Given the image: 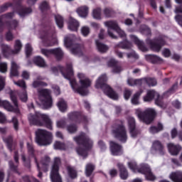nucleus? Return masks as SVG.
<instances>
[{"label":"nucleus","mask_w":182,"mask_h":182,"mask_svg":"<svg viewBox=\"0 0 182 182\" xmlns=\"http://www.w3.org/2000/svg\"><path fill=\"white\" fill-rule=\"evenodd\" d=\"M57 106L60 110V112H66L68 110V104L63 100H60L57 104Z\"/></svg>","instance_id":"obj_36"},{"label":"nucleus","mask_w":182,"mask_h":182,"mask_svg":"<svg viewBox=\"0 0 182 182\" xmlns=\"http://www.w3.org/2000/svg\"><path fill=\"white\" fill-rule=\"evenodd\" d=\"M105 26L108 28V35L112 38V39H116L117 36L113 33V31H116L118 35L120 36V38H126V33L123 30L121 29L120 27H119V25L117 24V21H105L104 23Z\"/></svg>","instance_id":"obj_8"},{"label":"nucleus","mask_w":182,"mask_h":182,"mask_svg":"<svg viewBox=\"0 0 182 182\" xmlns=\"http://www.w3.org/2000/svg\"><path fill=\"white\" fill-rule=\"evenodd\" d=\"M28 120L31 124H36L37 126H46L49 130H52L53 123L49 116L40 112H36L35 114H30Z\"/></svg>","instance_id":"obj_3"},{"label":"nucleus","mask_w":182,"mask_h":182,"mask_svg":"<svg viewBox=\"0 0 182 182\" xmlns=\"http://www.w3.org/2000/svg\"><path fill=\"white\" fill-rule=\"evenodd\" d=\"M107 82V77L106 75H102L99 77L97 80L95 87L97 89H102L105 95L112 99L113 100H117L119 99V95L112 90V88L106 84Z\"/></svg>","instance_id":"obj_4"},{"label":"nucleus","mask_w":182,"mask_h":182,"mask_svg":"<svg viewBox=\"0 0 182 182\" xmlns=\"http://www.w3.org/2000/svg\"><path fill=\"white\" fill-rule=\"evenodd\" d=\"M38 92V99L43 107H45V109L52 107L53 101L52 100V97L50 96V91L46 89H39Z\"/></svg>","instance_id":"obj_9"},{"label":"nucleus","mask_w":182,"mask_h":182,"mask_svg":"<svg viewBox=\"0 0 182 182\" xmlns=\"http://www.w3.org/2000/svg\"><path fill=\"white\" fill-rule=\"evenodd\" d=\"M32 53V46L30 44L26 45V56H29Z\"/></svg>","instance_id":"obj_60"},{"label":"nucleus","mask_w":182,"mask_h":182,"mask_svg":"<svg viewBox=\"0 0 182 182\" xmlns=\"http://www.w3.org/2000/svg\"><path fill=\"white\" fill-rule=\"evenodd\" d=\"M109 144H110V150L112 156H120L123 153V149H122V146L113 141H111Z\"/></svg>","instance_id":"obj_19"},{"label":"nucleus","mask_w":182,"mask_h":182,"mask_svg":"<svg viewBox=\"0 0 182 182\" xmlns=\"http://www.w3.org/2000/svg\"><path fill=\"white\" fill-rule=\"evenodd\" d=\"M67 130L69 133H75L77 130L75 125H70L67 127Z\"/></svg>","instance_id":"obj_57"},{"label":"nucleus","mask_w":182,"mask_h":182,"mask_svg":"<svg viewBox=\"0 0 182 182\" xmlns=\"http://www.w3.org/2000/svg\"><path fill=\"white\" fill-rule=\"evenodd\" d=\"M151 152L154 154H160L161 156H163L164 154V148L163 147V145L160 141H155L152 144V149Z\"/></svg>","instance_id":"obj_18"},{"label":"nucleus","mask_w":182,"mask_h":182,"mask_svg":"<svg viewBox=\"0 0 182 182\" xmlns=\"http://www.w3.org/2000/svg\"><path fill=\"white\" fill-rule=\"evenodd\" d=\"M108 66H111L113 68L114 73H119V72H122V67L119 65L117 61H116V60H114V58H111L108 61Z\"/></svg>","instance_id":"obj_25"},{"label":"nucleus","mask_w":182,"mask_h":182,"mask_svg":"<svg viewBox=\"0 0 182 182\" xmlns=\"http://www.w3.org/2000/svg\"><path fill=\"white\" fill-rule=\"evenodd\" d=\"M94 170H95V165L92 164H87L85 167L86 176L89 177L90 176H92V173H93Z\"/></svg>","instance_id":"obj_41"},{"label":"nucleus","mask_w":182,"mask_h":182,"mask_svg":"<svg viewBox=\"0 0 182 182\" xmlns=\"http://www.w3.org/2000/svg\"><path fill=\"white\" fill-rule=\"evenodd\" d=\"M33 87H41V86H48V84L45 82L38 81V80H36L33 82L32 84Z\"/></svg>","instance_id":"obj_49"},{"label":"nucleus","mask_w":182,"mask_h":182,"mask_svg":"<svg viewBox=\"0 0 182 182\" xmlns=\"http://www.w3.org/2000/svg\"><path fill=\"white\" fill-rule=\"evenodd\" d=\"M31 12H32V9H31V7L23 8L20 6L18 9V14L19 16L21 17L26 16V15H28V14H31Z\"/></svg>","instance_id":"obj_30"},{"label":"nucleus","mask_w":182,"mask_h":182,"mask_svg":"<svg viewBox=\"0 0 182 182\" xmlns=\"http://www.w3.org/2000/svg\"><path fill=\"white\" fill-rule=\"evenodd\" d=\"M130 96H132V91L129 90H125L124 92V97L126 100H129L130 99Z\"/></svg>","instance_id":"obj_61"},{"label":"nucleus","mask_w":182,"mask_h":182,"mask_svg":"<svg viewBox=\"0 0 182 182\" xmlns=\"http://www.w3.org/2000/svg\"><path fill=\"white\" fill-rule=\"evenodd\" d=\"M55 21L58 28H63V18L60 15L55 16Z\"/></svg>","instance_id":"obj_50"},{"label":"nucleus","mask_w":182,"mask_h":182,"mask_svg":"<svg viewBox=\"0 0 182 182\" xmlns=\"http://www.w3.org/2000/svg\"><path fill=\"white\" fill-rule=\"evenodd\" d=\"M70 52L73 55H77V56H82V55H83V52L82 51V47H80V46L79 45H77L75 47L71 48Z\"/></svg>","instance_id":"obj_38"},{"label":"nucleus","mask_w":182,"mask_h":182,"mask_svg":"<svg viewBox=\"0 0 182 182\" xmlns=\"http://www.w3.org/2000/svg\"><path fill=\"white\" fill-rule=\"evenodd\" d=\"M95 43L97 45V50L99 52H101V53H105V52H107V50H109V47L100 43L99 41L97 40Z\"/></svg>","instance_id":"obj_32"},{"label":"nucleus","mask_w":182,"mask_h":182,"mask_svg":"<svg viewBox=\"0 0 182 182\" xmlns=\"http://www.w3.org/2000/svg\"><path fill=\"white\" fill-rule=\"evenodd\" d=\"M74 140L80 146L76 148L77 154L82 159H86L87 151L93 147V141L90 139L89 136L85 133H81L78 136L75 137Z\"/></svg>","instance_id":"obj_2"},{"label":"nucleus","mask_w":182,"mask_h":182,"mask_svg":"<svg viewBox=\"0 0 182 182\" xmlns=\"http://www.w3.org/2000/svg\"><path fill=\"white\" fill-rule=\"evenodd\" d=\"M127 83L129 86H137L143 83L141 80H133V78H129L127 80Z\"/></svg>","instance_id":"obj_42"},{"label":"nucleus","mask_w":182,"mask_h":182,"mask_svg":"<svg viewBox=\"0 0 182 182\" xmlns=\"http://www.w3.org/2000/svg\"><path fill=\"white\" fill-rule=\"evenodd\" d=\"M20 99L21 102H26L28 100V94L26 90H24L22 94H20Z\"/></svg>","instance_id":"obj_58"},{"label":"nucleus","mask_w":182,"mask_h":182,"mask_svg":"<svg viewBox=\"0 0 182 182\" xmlns=\"http://www.w3.org/2000/svg\"><path fill=\"white\" fill-rule=\"evenodd\" d=\"M74 39H75V36L73 35H70L66 36L64 38V45L65 48H70L72 46V43Z\"/></svg>","instance_id":"obj_34"},{"label":"nucleus","mask_w":182,"mask_h":182,"mask_svg":"<svg viewBox=\"0 0 182 182\" xmlns=\"http://www.w3.org/2000/svg\"><path fill=\"white\" fill-rule=\"evenodd\" d=\"M61 73L65 79H68L70 80V85L74 92L76 93H79L81 96H86L89 91L87 90V87H90L92 85V80H90L85 74L78 73L77 76L79 78V82L80 87L77 86V82H76V80L72 79V76H73V70L72 69V64L67 65L66 70L65 71L62 70Z\"/></svg>","instance_id":"obj_1"},{"label":"nucleus","mask_w":182,"mask_h":182,"mask_svg":"<svg viewBox=\"0 0 182 182\" xmlns=\"http://www.w3.org/2000/svg\"><path fill=\"white\" fill-rule=\"evenodd\" d=\"M104 14L105 16H107V18H110V16L113 15V11H112V9L107 8V9H105Z\"/></svg>","instance_id":"obj_59"},{"label":"nucleus","mask_w":182,"mask_h":182,"mask_svg":"<svg viewBox=\"0 0 182 182\" xmlns=\"http://www.w3.org/2000/svg\"><path fill=\"white\" fill-rule=\"evenodd\" d=\"M49 163H50V158L46 156L41 161V170L43 171H48L49 170Z\"/></svg>","instance_id":"obj_31"},{"label":"nucleus","mask_w":182,"mask_h":182,"mask_svg":"<svg viewBox=\"0 0 182 182\" xmlns=\"http://www.w3.org/2000/svg\"><path fill=\"white\" fill-rule=\"evenodd\" d=\"M112 134L116 139L119 140V141H122V143H126V141H127V134L123 125H119L116 129H113Z\"/></svg>","instance_id":"obj_12"},{"label":"nucleus","mask_w":182,"mask_h":182,"mask_svg":"<svg viewBox=\"0 0 182 182\" xmlns=\"http://www.w3.org/2000/svg\"><path fill=\"white\" fill-rule=\"evenodd\" d=\"M92 16L94 19H102V9L100 8L95 9L92 11Z\"/></svg>","instance_id":"obj_44"},{"label":"nucleus","mask_w":182,"mask_h":182,"mask_svg":"<svg viewBox=\"0 0 182 182\" xmlns=\"http://www.w3.org/2000/svg\"><path fill=\"white\" fill-rule=\"evenodd\" d=\"M128 126L132 137H136L139 132L136 129V119L133 117H128Z\"/></svg>","instance_id":"obj_16"},{"label":"nucleus","mask_w":182,"mask_h":182,"mask_svg":"<svg viewBox=\"0 0 182 182\" xmlns=\"http://www.w3.org/2000/svg\"><path fill=\"white\" fill-rule=\"evenodd\" d=\"M143 82H146L149 86H156L157 85V81L154 78H147L146 80H141Z\"/></svg>","instance_id":"obj_51"},{"label":"nucleus","mask_w":182,"mask_h":182,"mask_svg":"<svg viewBox=\"0 0 182 182\" xmlns=\"http://www.w3.org/2000/svg\"><path fill=\"white\" fill-rule=\"evenodd\" d=\"M60 166V158H55L54 163L51 166L50 178L52 182H62V176L59 173V166Z\"/></svg>","instance_id":"obj_10"},{"label":"nucleus","mask_w":182,"mask_h":182,"mask_svg":"<svg viewBox=\"0 0 182 182\" xmlns=\"http://www.w3.org/2000/svg\"><path fill=\"white\" fill-rule=\"evenodd\" d=\"M156 99V105L158 106H163V103L160 101V95L154 90H149L147 92L146 96L144 97V102H151L153 99Z\"/></svg>","instance_id":"obj_14"},{"label":"nucleus","mask_w":182,"mask_h":182,"mask_svg":"<svg viewBox=\"0 0 182 182\" xmlns=\"http://www.w3.org/2000/svg\"><path fill=\"white\" fill-rule=\"evenodd\" d=\"M167 148L172 156H177V154L180 153V150H181V146H180V145H174L173 143L168 144Z\"/></svg>","instance_id":"obj_22"},{"label":"nucleus","mask_w":182,"mask_h":182,"mask_svg":"<svg viewBox=\"0 0 182 182\" xmlns=\"http://www.w3.org/2000/svg\"><path fill=\"white\" fill-rule=\"evenodd\" d=\"M53 139L52 133L45 129H39L36 132V143L38 146H49L52 144Z\"/></svg>","instance_id":"obj_6"},{"label":"nucleus","mask_w":182,"mask_h":182,"mask_svg":"<svg viewBox=\"0 0 182 182\" xmlns=\"http://www.w3.org/2000/svg\"><path fill=\"white\" fill-rule=\"evenodd\" d=\"M163 130V124L161 123L158 124V127H151L149 129L150 133H152V134H154L155 133H159V132H161Z\"/></svg>","instance_id":"obj_46"},{"label":"nucleus","mask_w":182,"mask_h":182,"mask_svg":"<svg viewBox=\"0 0 182 182\" xmlns=\"http://www.w3.org/2000/svg\"><path fill=\"white\" fill-rule=\"evenodd\" d=\"M17 26H18V21H16V20H14V21H11L7 25L9 31L6 34V41H12V39H14V34H12V33H11V31H13L14 29H16Z\"/></svg>","instance_id":"obj_17"},{"label":"nucleus","mask_w":182,"mask_h":182,"mask_svg":"<svg viewBox=\"0 0 182 182\" xmlns=\"http://www.w3.org/2000/svg\"><path fill=\"white\" fill-rule=\"evenodd\" d=\"M146 60H149L153 63H157V62H161V58L157 55H146Z\"/></svg>","instance_id":"obj_39"},{"label":"nucleus","mask_w":182,"mask_h":182,"mask_svg":"<svg viewBox=\"0 0 182 182\" xmlns=\"http://www.w3.org/2000/svg\"><path fill=\"white\" fill-rule=\"evenodd\" d=\"M14 13H9L0 16V33L4 31V22L8 21V19H11L14 16Z\"/></svg>","instance_id":"obj_26"},{"label":"nucleus","mask_w":182,"mask_h":182,"mask_svg":"<svg viewBox=\"0 0 182 182\" xmlns=\"http://www.w3.org/2000/svg\"><path fill=\"white\" fill-rule=\"evenodd\" d=\"M146 43L155 52H159L160 49H161V46H164V45H165L166 39L161 38L154 41L147 40Z\"/></svg>","instance_id":"obj_13"},{"label":"nucleus","mask_w":182,"mask_h":182,"mask_svg":"<svg viewBox=\"0 0 182 182\" xmlns=\"http://www.w3.org/2000/svg\"><path fill=\"white\" fill-rule=\"evenodd\" d=\"M131 41L134 43L135 45H136L140 50L142 52L147 51V48L144 46V43L143 41H140L137 36L134 35L130 36Z\"/></svg>","instance_id":"obj_20"},{"label":"nucleus","mask_w":182,"mask_h":182,"mask_svg":"<svg viewBox=\"0 0 182 182\" xmlns=\"http://www.w3.org/2000/svg\"><path fill=\"white\" fill-rule=\"evenodd\" d=\"M80 26L79 21L70 17L68 22V29L76 32Z\"/></svg>","instance_id":"obj_24"},{"label":"nucleus","mask_w":182,"mask_h":182,"mask_svg":"<svg viewBox=\"0 0 182 182\" xmlns=\"http://www.w3.org/2000/svg\"><path fill=\"white\" fill-rule=\"evenodd\" d=\"M27 149H28V153L31 156H33V146H32V144L28 142L27 143Z\"/></svg>","instance_id":"obj_63"},{"label":"nucleus","mask_w":182,"mask_h":182,"mask_svg":"<svg viewBox=\"0 0 182 182\" xmlns=\"http://www.w3.org/2000/svg\"><path fill=\"white\" fill-rule=\"evenodd\" d=\"M22 49V43L21 41L16 40L14 44V50L12 51L13 53H19Z\"/></svg>","instance_id":"obj_45"},{"label":"nucleus","mask_w":182,"mask_h":182,"mask_svg":"<svg viewBox=\"0 0 182 182\" xmlns=\"http://www.w3.org/2000/svg\"><path fill=\"white\" fill-rule=\"evenodd\" d=\"M1 73H6L8 72V63L3 62L0 63Z\"/></svg>","instance_id":"obj_52"},{"label":"nucleus","mask_w":182,"mask_h":182,"mask_svg":"<svg viewBox=\"0 0 182 182\" xmlns=\"http://www.w3.org/2000/svg\"><path fill=\"white\" fill-rule=\"evenodd\" d=\"M19 69L21 67L15 61L11 63V76H19Z\"/></svg>","instance_id":"obj_28"},{"label":"nucleus","mask_w":182,"mask_h":182,"mask_svg":"<svg viewBox=\"0 0 182 182\" xmlns=\"http://www.w3.org/2000/svg\"><path fill=\"white\" fill-rule=\"evenodd\" d=\"M128 166L130 170H132V171L134 173H141V174H145V177L149 181H154V180H156V176L153 174L149 165H141L140 168H138L136 161H131L128 162Z\"/></svg>","instance_id":"obj_5"},{"label":"nucleus","mask_w":182,"mask_h":182,"mask_svg":"<svg viewBox=\"0 0 182 182\" xmlns=\"http://www.w3.org/2000/svg\"><path fill=\"white\" fill-rule=\"evenodd\" d=\"M132 45L130 42L127 41H124L123 42H120L115 46V48H121V49H130Z\"/></svg>","instance_id":"obj_35"},{"label":"nucleus","mask_w":182,"mask_h":182,"mask_svg":"<svg viewBox=\"0 0 182 182\" xmlns=\"http://www.w3.org/2000/svg\"><path fill=\"white\" fill-rule=\"evenodd\" d=\"M128 59H139V55L134 51L127 54Z\"/></svg>","instance_id":"obj_55"},{"label":"nucleus","mask_w":182,"mask_h":182,"mask_svg":"<svg viewBox=\"0 0 182 182\" xmlns=\"http://www.w3.org/2000/svg\"><path fill=\"white\" fill-rule=\"evenodd\" d=\"M0 46L1 48V52L4 56L6 57L11 53V47H9V46L1 43Z\"/></svg>","instance_id":"obj_40"},{"label":"nucleus","mask_w":182,"mask_h":182,"mask_svg":"<svg viewBox=\"0 0 182 182\" xmlns=\"http://www.w3.org/2000/svg\"><path fill=\"white\" fill-rule=\"evenodd\" d=\"M118 168L119 169V177L122 180H127V177H129V173L127 170L124 167V166L122 164H117Z\"/></svg>","instance_id":"obj_27"},{"label":"nucleus","mask_w":182,"mask_h":182,"mask_svg":"<svg viewBox=\"0 0 182 182\" xmlns=\"http://www.w3.org/2000/svg\"><path fill=\"white\" fill-rule=\"evenodd\" d=\"M56 126L59 129H65V127H66V122H65V120L61 119L57 122Z\"/></svg>","instance_id":"obj_56"},{"label":"nucleus","mask_w":182,"mask_h":182,"mask_svg":"<svg viewBox=\"0 0 182 182\" xmlns=\"http://www.w3.org/2000/svg\"><path fill=\"white\" fill-rule=\"evenodd\" d=\"M135 113L140 122H143L146 124H150L153 122L154 116H156V111L151 108H148L144 112L140 109H136Z\"/></svg>","instance_id":"obj_7"},{"label":"nucleus","mask_w":182,"mask_h":182,"mask_svg":"<svg viewBox=\"0 0 182 182\" xmlns=\"http://www.w3.org/2000/svg\"><path fill=\"white\" fill-rule=\"evenodd\" d=\"M169 178L173 182H182V171H177L169 174Z\"/></svg>","instance_id":"obj_23"},{"label":"nucleus","mask_w":182,"mask_h":182,"mask_svg":"<svg viewBox=\"0 0 182 182\" xmlns=\"http://www.w3.org/2000/svg\"><path fill=\"white\" fill-rule=\"evenodd\" d=\"M11 100H12L14 107L11 105L7 100H0V107H4L7 112H14V113H19V108H18V102L16 100V95L15 92H11Z\"/></svg>","instance_id":"obj_11"},{"label":"nucleus","mask_w":182,"mask_h":182,"mask_svg":"<svg viewBox=\"0 0 182 182\" xmlns=\"http://www.w3.org/2000/svg\"><path fill=\"white\" fill-rule=\"evenodd\" d=\"M3 140L6 143L9 150H10V151H12V149H14V144H12V136L3 138Z\"/></svg>","instance_id":"obj_43"},{"label":"nucleus","mask_w":182,"mask_h":182,"mask_svg":"<svg viewBox=\"0 0 182 182\" xmlns=\"http://www.w3.org/2000/svg\"><path fill=\"white\" fill-rule=\"evenodd\" d=\"M81 33L82 36H87L90 33V28L86 26L81 28Z\"/></svg>","instance_id":"obj_54"},{"label":"nucleus","mask_w":182,"mask_h":182,"mask_svg":"<svg viewBox=\"0 0 182 182\" xmlns=\"http://www.w3.org/2000/svg\"><path fill=\"white\" fill-rule=\"evenodd\" d=\"M176 22H178V25L182 28V16L180 14L176 15L175 17Z\"/></svg>","instance_id":"obj_64"},{"label":"nucleus","mask_w":182,"mask_h":182,"mask_svg":"<svg viewBox=\"0 0 182 182\" xmlns=\"http://www.w3.org/2000/svg\"><path fill=\"white\" fill-rule=\"evenodd\" d=\"M53 147L55 150H66L68 145H65L63 142L56 141L53 144Z\"/></svg>","instance_id":"obj_37"},{"label":"nucleus","mask_w":182,"mask_h":182,"mask_svg":"<svg viewBox=\"0 0 182 182\" xmlns=\"http://www.w3.org/2000/svg\"><path fill=\"white\" fill-rule=\"evenodd\" d=\"M67 170L71 178H76V177H77V173L75 171V170L73 168L70 166H68Z\"/></svg>","instance_id":"obj_47"},{"label":"nucleus","mask_w":182,"mask_h":182,"mask_svg":"<svg viewBox=\"0 0 182 182\" xmlns=\"http://www.w3.org/2000/svg\"><path fill=\"white\" fill-rule=\"evenodd\" d=\"M33 62L36 65H37V66H39L40 68H45V66H46V63L45 62V60L42 58V57H35Z\"/></svg>","instance_id":"obj_33"},{"label":"nucleus","mask_w":182,"mask_h":182,"mask_svg":"<svg viewBox=\"0 0 182 182\" xmlns=\"http://www.w3.org/2000/svg\"><path fill=\"white\" fill-rule=\"evenodd\" d=\"M14 85L18 86V87H21V89H26V83L23 80L18 81H14Z\"/></svg>","instance_id":"obj_53"},{"label":"nucleus","mask_w":182,"mask_h":182,"mask_svg":"<svg viewBox=\"0 0 182 182\" xmlns=\"http://www.w3.org/2000/svg\"><path fill=\"white\" fill-rule=\"evenodd\" d=\"M41 53L45 56L49 57L51 55H54L57 58V59H60L63 56V52L60 48L55 49H41Z\"/></svg>","instance_id":"obj_15"},{"label":"nucleus","mask_w":182,"mask_h":182,"mask_svg":"<svg viewBox=\"0 0 182 182\" xmlns=\"http://www.w3.org/2000/svg\"><path fill=\"white\" fill-rule=\"evenodd\" d=\"M9 164L12 171H14V173H18V166L16 165H14V163H12V161H9Z\"/></svg>","instance_id":"obj_62"},{"label":"nucleus","mask_w":182,"mask_h":182,"mask_svg":"<svg viewBox=\"0 0 182 182\" xmlns=\"http://www.w3.org/2000/svg\"><path fill=\"white\" fill-rule=\"evenodd\" d=\"M77 14L81 18H86L89 14V8L86 6H82L77 9Z\"/></svg>","instance_id":"obj_29"},{"label":"nucleus","mask_w":182,"mask_h":182,"mask_svg":"<svg viewBox=\"0 0 182 182\" xmlns=\"http://www.w3.org/2000/svg\"><path fill=\"white\" fill-rule=\"evenodd\" d=\"M41 39L42 40V46H53V45L58 43V40L56 38L53 39V41L50 42V40H49V38L46 34L45 36H41Z\"/></svg>","instance_id":"obj_21"},{"label":"nucleus","mask_w":182,"mask_h":182,"mask_svg":"<svg viewBox=\"0 0 182 182\" xmlns=\"http://www.w3.org/2000/svg\"><path fill=\"white\" fill-rule=\"evenodd\" d=\"M140 95H141V91L136 92L133 97L132 98V105H139L140 103L139 102V97H140Z\"/></svg>","instance_id":"obj_48"}]
</instances>
